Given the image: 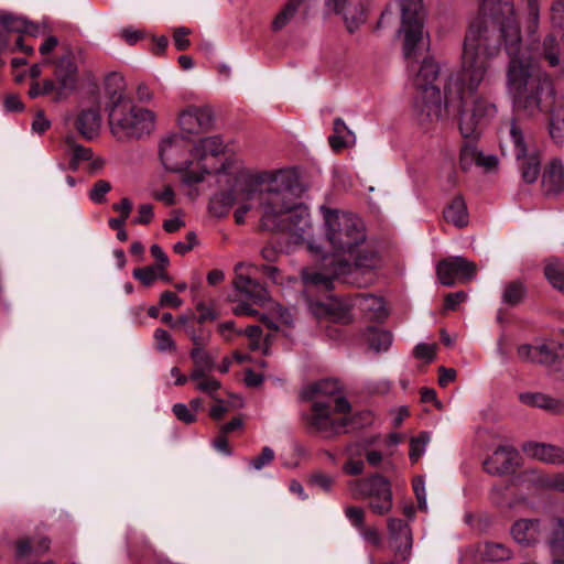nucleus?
<instances>
[{
    "mask_svg": "<svg viewBox=\"0 0 564 564\" xmlns=\"http://www.w3.org/2000/svg\"><path fill=\"white\" fill-rule=\"evenodd\" d=\"M367 341L373 351H387L392 344V334L383 329L369 328L367 332Z\"/></svg>",
    "mask_w": 564,
    "mask_h": 564,
    "instance_id": "72a5a7b5",
    "label": "nucleus"
},
{
    "mask_svg": "<svg viewBox=\"0 0 564 564\" xmlns=\"http://www.w3.org/2000/svg\"><path fill=\"white\" fill-rule=\"evenodd\" d=\"M476 273V264L459 256L445 258L436 265L437 278L446 286H453L457 282H469Z\"/></svg>",
    "mask_w": 564,
    "mask_h": 564,
    "instance_id": "f8f14e48",
    "label": "nucleus"
},
{
    "mask_svg": "<svg viewBox=\"0 0 564 564\" xmlns=\"http://www.w3.org/2000/svg\"><path fill=\"white\" fill-rule=\"evenodd\" d=\"M401 21H424L422 0H400Z\"/></svg>",
    "mask_w": 564,
    "mask_h": 564,
    "instance_id": "e433bc0d",
    "label": "nucleus"
},
{
    "mask_svg": "<svg viewBox=\"0 0 564 564\" xmlns=\"http://www.w3.org/2000/svg\"><path fill=\"white\" fill-rule=\"evenodd\" d=\"M523 451L531 457L549 464H564V449L551 444L528 443Z\"/></svg>",
    "mask_w": 564,
    "mask_h": 564,
    "instance_id": "393cba45",
    "label": "nucleus"
},
{
    "mask_svg": "<svg viewBox=\"0 0 564 564\" xmlns=\"http://www.w3.org/2000/svg\"><path fill=\"white\" fill-rule=\"evenodd\" d=\"M511 534L517 543L529 546L542 539L543 528L538 519H521L512 525Z\"/></svg>",
    "mask_w": 564,
    "mask_h": 564,
    "instance_id": "5701e85b",
    "label": "nucleus"
},
{
    "mask_svg": "<svg viewBox=\"0 0 564 564\" xmlns=\"http://www.w3.org/2000/svg\"><path fill=\"white\" fill-rule=\"evenodd\" d=\"M296 2L291 0L284 6V8L275 15L272 22L273 31H280L285 28L297 14Z\"/></svg>",
    "mask_w": 564,
    "mask_h": 564,
    "instance_id": "ea45409f",
    "label": "nucleus"
},
{
    "mask_svg": "<svg viewBox=\"0 0 564 564\" xmlns=\"http://www.w3.org/2000/svg\"><path fill=\"white\" fill-rule=\"evenodd\" d=\"M197 243L196 234L194 231L187 232L185 241H178L174 245L173 249L178 254H185L194 248Z\"/></svg>",
    "mask_w": 564,
    "mask_h": 564,
    "instance_id": "e2e57ef3",
    "label": "nucleus"
},
{
    "mask_svg": "<svg viewBox=\"0 0 564 564\" xmlns=\"http://www.w3.org/2000/svg\"><path fill=\"white\" fill-rule=\"evenodd\" d=\"M550 135L557 144H564V107L557 109L552 116Z\"/></svg>",
    "mask_w": 564,
    "mask_h": 564,
    "instance_id": "79ce46f5",
    "label": "nucleus"
},
{
    "mask_svg": "<svg viewBox=\"0 0 564 564\" xmlns=\"http://www.w3.org/2000/svg\"><path fill=\"white\" fill-rule=\"evenodd\" d=\"M153 219V208L150 204H142L139 207L138 216L134 218V224L148 225Z\"/></svg>",
    "mask_w": 564,
    "mask_h": 564,
    "instance_id": "69168bd1",
    "label": "nucleus"
},
{
    "mask_svg": "<svg viewBox=\"0 0 564 564\" xmlns=\"http://www.w3.org/2000/svg\"><path fill=\"white\" fill-rule=\"evenodd\" d=\"M55 76L58 82L55 101H58L66 96V91L73 90L76 86L77 66L74 63L70 53H67L57 59Z\"/></svg>",
    "mask_w": 564,
    "mask_h": 564,
    "instance_id": "6ab92c4d",
    "label": "nucleus"
},
{
    "mask_svg": "<svg viewBox=\"0 0 564 564\" xmlns=\"http://www.w3.org/2000/svg\"><path fill=\"white\" fill-rule=\"evenodd\" d=\"M24 25L22 17H17L11 13H0V50L8 47L11 33L23 30Z\"/></svg>",
    "mask_w": 564,
    "mask_h": 564,
    "instance_id": "c756f323",
    "label": "nucleus"
},
{
    "mask_svg": "<svg viewBox=\"0 0 564 564\" xmlns=\"http://www.w3.org/2000/svg\"><path fill=\"white\" fill-rule=\"evenodd\" d=\"M213 116L209 109L191 106L178 116V124L184 132L197 134L212 126Z\"/></svg>",
    "mask_w": 564,
    "mask_h": 564,
    "instance_id": "a211bd4d",
    "label": "nucleus"
},
{
    "mask_svg": "<svg viewBox=\"0 0 564 564\" xmlns=\"http://www.w3.org/2000/svg\"><path fill=\"white\" fill-rule=\"evenodd\" d=\"M543 193L549 197L558 196L564 191V165L560 159H553L542 174Z\"/></svg>",
    "mask_w": 564,
    "mask_h": 564,
    "instance_id": "4be33fe9",
    "label": "nucleus"
},
{
    "mask_svg": "<svg viewBox=\"0 0 564 564\" xmlns=\"http://www.w3.org/2000/svg\"><path fill=\"white\" fill-rule=\"evenodd\" d=\"M326 240L338 254L352 256L366 241L364 221L354 214L322 207Z\"/></svg>",
    "mask_w": 564,
    "mask_h": 564,
    "instance_id": "423d86ee",
    "label": "nucleus"
},
{
    "mask_svg": "<svg viewBox=\"0 0 564 564\" xmlns=\"http://www.w3.org/2000/svg\"><path fill=\"white\" fill-rule=\"evenodd\" d=\"M274 459V452L272 448L265 446L262 448V452L260 455L256 456L250 460V466L256 469L260 470L264 466L269 465Z\"/></svg>",
    "mask_w": 564,
    "mask_h": 564,
    "instance_id": "603ef678",
    "label": "nucleus"
},
{
    "mask_svg": "<svg viewBox=\"0 0 564 564\" xmlns=\"http://www.w3.org/2000/svg\"><path fill=\"white\" fill-rule=\"evenodd\" d=\"M160 158L164 167L173 172L197 170L194 147L186 138L174 134L160 145Z\"/></svg>",
    "mask_w": 564,
    "mask_h": 564,
    "instance_id": "9d476101",
    "label": "nucleus"
},
{
    "mask_svg": "<svg viewBox=\"0 0 564 564\" xmlns=\"http://www.w3.org/2000/svg\"><path fill=\"white\" fill-rule=\"evenodd\" d=\"M65 142L67 151L72 154V161L74 165H77L80 161H88L93 158L91 150L76 143L73 137H67Z\"/></svg>",
    "mask_w": 564,
    "mask_h": 564,
    "instance_id": "37998d69",
    "label": "nucleus"
},
{
    "mask_svg": "<svg viewBox=\"0 0 564 564\" xmlns=\"http://www.w3.org/2000/svg\"><path fill=\"white\" fill-rule=\"evenodd\" d=\"M517 452L509 446H499L492 455L485 460L484 468L492 475H505L513 471L517 465Z\"/></svg>",
    "mask_w": 564,
    "mask_h": 564,
    "instance_id": "412c9836",
    "label": "nucleus"
},
{
    "mask_svg": "<svg viewBox=\"0 0 564 564\" xmlns=\"http://www.w3.org/2000/svg\"><path fill=\"white\" fill-rule=\"evenodd\" d=\"M192 33L188 28H176L173 33L174 45L177 51H185L189 47L191 42L187 36Z\"/></svg>",
    "mask_w": 564,
    "mask_h": 564,
    "instance_id": "864d4df0",
    "label": "nucleus"
},
{
    "mask_svg": "<svg viewBox=\"0 0 564 564\" xmlns=\"http://www.w3.org/2000/svg\"><path fill=\"white\" fill-rule=\"evenodd\" d=\"M498 55V40L475 24L464 40L462 69L451 73L443 94L436 86L416 90L413 111L421 124L441 120L445 115H457L462 135L476 138L481 124L495 116L496 106L476 93Z\"/></svg>",
    "mask_w": 564,
    "mask_h": 564,
    "instance_id": "f257e3e1",
    "label": "nucleus"
},
{
    "mask_svg": "<svg viewBox=\"0 0 564 564\" xmlns=\"http://www.w3.org/2000/svg\"><path fill=\"white\" fill-rule=\"evenodd\" d=\"M481 556L487 561H505L510 558L511 552L501 543L486 542L481 550Z\"/></svg>",
    "mask_w": 564,
    "mask_h": 564,
    "instance_id": "4c0bfd02",
    "label": "nucleus"
},
{
    "mask_svg": "<svg viewBox=\"0 0 564 564\" xmlns=\"http://www.w3.org/2000/svg\"><path fill=\"white\" fill-rule=\"evenodd\" d=\"M553 564H564V520H558L556 536L550 542Z\"/></svg>",
    "mask_w": 564,
    "mask_h": 564,
    "instance_id": "58836bf2",
    "label": "nucleus"
},
{
    "mask_svg": "<svg viewBox=\"0 0 564 564\" xmlns=\"http://www.w3.org/2000/svg\"><path fill=\"white\" fill-rule=\"evenodd\" d=\"M444 218L458 228L468 224L467 206L462 196H455L444 209Z\"/></svg>",
    "mask_w": 564,
    "mask_h": 564,
    "instance_id": "cd10ccee",
    "label": "nucleus"
},
{
    "mask_svg": "<svg viewBox=\"0 0 564 564\" xmlns=\"http://www.w3.org/2000/svg\"><path fill=\"white\" fill-rule=\"evenodd\" d=\"M191 380L196 382L197 390L209 394L212 398H215V392L220 388V382L213 377L206 376V373H202L198 378H191Z\"/></svg>",
    "mask_w": 564,
    "mask_h": 564,
    "instance_id": "a18cd8bd",
    "label": "nucleus"
},
{
    "mask_svg": "<svg viewBox=\"0 0 564 564\" xmlns=\"http://www.w3.org/2000/svg\"><path fill=\"white\" fill-rule=\"evenodd\" d=\"M311 482H312V485L328 492V491H330V489L334 485V478L327 474L315 473L311 476Z\"/></svg>",
    "mask_w": 564,
    "mask_h": 564,
    "instance_id": "680f3d73",
    "label": "nucleus"
},
{
    "mask_svg": "<svg viewBox=\"0 0 564 564\" xmlns=\"http://www.w3.org/2000/svg\"><path fill=\"white\" fill-rule=\"evenodd\" d=\"M339 384L336 380H322L304 391V397L314 399L327 397L326 401L316 399L312 405V414L308 417L311 431L318 433L324 438H334L344 433L350 423L351 406L349 402L339 395Z\"/></svg>",
    "mask_w": 564,
    "mask_h": 564,
    "instance_id": "20e7f679",
    "label": "nucleus"
},
{
    "mask_svg": "<svg viewBox=\"0 0 564 564\" xmlns=\"http://www.w3.org/2000/svg\"><path fill=\"white\" fill-rule=\"evenodd\" d=\"M302 192L293 175L276 171L267 172L260 177H248L243 197L258 198L263 229L286 232L294 243H311V217L307 208L300 203Z\"/></svg>",
    "mask_w": 564,
    "mask_h": 564,
    "instance_id": "7ed1b4c3",
    "label": "nucleus"
},
{
    "mask_svg": "<svg viewBox=\"0 0 564 564\" xmlns=\"http://www.w3.org/2000/svg\"><path fill=\"white\" fill-rule=\"evenodd\" d=\"M249 269H254V267L245 262H239L236 264L234 286L237 291L249 297L254 304L263 305L270 300V295L261 283L252 279L249 273L243 272V270Z\"/></svg>",
    "mask_w": 564,
    "mask_h": 564,
    "instance_id": "dca6fc26",
    "label": "nucleus"
},
{
    "mask_svg": "<svg viewBox=\"0 0 564 564\" xmlns=\"http://www.w3.org/2000/svg\"><path fill=\"white\" fill-rule=\"evenodd\" d=\"M345 514L355 528H357L358 530L362 529V527L365 525V511L362 508L349 506L345 509Z\"/></svg>",
    "mask_w": 564,
    "mask_h": 564,
    "instance_id": "4d7b16f0",
    "label": "nucleus"
},
{
    "mask_svg": "<svg viewBox=\"0 0 564 564\" xmlns=\"http://www.w3.org/2000/svg\"><path fill=\"white\" fill-rule=\"evenodd\" d=\"M440 72L441 67L433 58H424L413 78V85L416 90L435 86L434 82L440 75Z\"/></svg>",
    "mask_w": 564,
    "mask_h": 564,
    "instance_id": "a878e982",
    "label": "nucleus"
},
{
    "mask_svg": "<svg viewBox=\"0 0 564 564\" xmlns=\"http://www.w3.org/2000/svg\"><path fill=\"white\" fill-rule=\"evenodd\" d=\"M519 399L523 404L536 406L554 413H561L564 411V404L562 401L544 393L525 392L521 393Z\"/></svg>",
    "mask_w": 564,
    "mask_h": 564,
    "instance_id": "bb28decb",
    "label": "nucleus"
},
{
    "mask_svg": "<svg viewBox=\"0 0 564 564\" xmlns=\"http://www.w3.org/2000/svg\"><path fill=\"white\" fill-rule=\"evenodd\" d=\"M490 14L478 15L470 24L467 33L475 24L487 34L498 40V53L501 40L510 56L507 78L508 88L513 96L514 105L527 116L533 117L543 111V104L552 101L554 87L551 77L544 70L534 69L520 57L521 31L517 21L512 0H490Z\"/></svg>",
    "mask_w": 564,
    "mask_h": 564,
    "instance_id": "f03ea898",
    "label": "nucleus"
},
{
    "mask_svg": "<svg viewBox=\"0 0 564 564\" xmlns=\"http://www.w3.org/2000/svg\"><path fill=\"white\" fill-rule=\"evenodd\" d=\"M435 348H436L435 344L430 345V344L420 343L414 347L413 355L417 359H423L426 362H431L435 358Z\"/></svg>",
    "mask_w": 564,
    "mask_h": 564,
    "instance_id": "5fc2aeb1",
    "label": "nucleus"
},
{
    "mask_svg": "<svg viewBox=\"0 0 564 564\" xmlns=\"http://www.w3.org/2000/svg\"><path fill=\"white\" fill-rule=\"evenodd\" d=\"M262 174H251L249 172H239L237 175V185L236 187L226 193L221 194L218 197H215L210 202V210L217 216H223L227 213V209L234 204H239V207L235 210V220L237 224H243L245 217L249 210H251L256 204L259 206V200L257 197L247 199L243 197V189L248 177H260Z\"/></svg>",
    "mask_w": 564,
    "mask_h": 564,
    "instance_id": "9b49d317",
    "label": "nucleus"
},
{
    "mask_svg": "<svg viewBox=\"0 0 564 564\" xmlns=\"http://www.w3.org/2000/svg\"><path fill=\"white\" fill-rule=\"evenodd\" d=\"M324 2L328 10L341 14L350 33L366 21L367 0H324Z\"/></svg>",
    "mask_w": 564,
    "mask_h": 564,
    "instance_id": "4468645a",
    "label": "nucleus"
},
{
    "mask_svg": "<svg viewBox=\"0 0 564 564\" xmlns=\"http://www.w3.org/2000/svg\"><path fill=\"white\" fill-rule=\"evenodd\" d=\"M154 339L156 341V347L160 351L175 350V343L173 341L171 335L165 329L158 328L154 332Z\"/></svg>",
    "mask_w": 564,
    "mask_h": 564,
    "instance_id": "8fccbe9b",
    "label": "nucleus"
},
{
    "mask_svg": "<svg viewBox=\"0 0 564 564\" xmlns=\"http://www.w3.org/2000/svg\"><path fill=\"white\" fill-rule=\"evenodd\" d=\"M116 99L109 111L111 134L121 142L140 140L149 135L155 128V115L147 108L122 101L121 95H112Z\"/></svg>",
    "mask_w": 564,
    "mask_h": 564,
    "instance_id": "39448f33",
    "label": "nucleus"
},
{
    "mask_svg": "<svg viewBox=\"0 0 564 564\" xmlns=\"http://www.w3.org/2000/svg\"><path fill=\"white\" fill-rule=\"evenodd\" d=\"M467 299V294L464 292V291H458V292H455V293H448L446 296H445V301H444V307L446 310H455L456 306L464 302L465 300Z\"/></svg>",
    "mask_w": 564,
    "mask_h": 564,
    "instance_id": "774afa93",
    "label": "nucleus"
},
{
    "mask_svg": "<svg viewBox=\"0 0 564 564\" xmlns=\"http://www.w3.org/2000/svg\"><path fill=\"white\" fill-rule=\"evenodd\" d=\"M15 555L21 558L35 555V550L30 538H22L15 542Z\"/></svg>",
    "mask_w": 564,
    "mask_h": 564,
    "instance_id": "bf43d9fd",
    "label": "nucleus"
},
{
    "mask_svg": "<svg viewBox=\"0 0 564 564\" xmlns=\"http://www.w3.org/2000/svg\"><path fill=\"white\" fill-rule=\"evenodd\" d=\"M225 150V144L219 135L207 137L194 147L196 167L183 174L182 181L184 184L192 186L198 184L205 180V175L227 174L231 169V163L223 162L219 166L212 164L209 161L215 160Z\"/></svg>",
    "mask_w": 564,
    "mask_h": 564,
    "instance_id": "0eeeda50",
    "label": "nucleus"
},
{
    "mask_svg": "<svg viewBox=\"0 0 564 564\" xmlns=\"http://www.w3.org/2000/svg\"><path fill=\"white\" fill-rule=\"evenodd\" d=\"M158 272L160 271L155 265L138 268L133 271V278L143 285L150 286L158 279Z\"/></svg>",
    "mask_w": 564,
    "mask_h": 564,
    "instance_id": "49530a36",
    "label": "nucleus"
},
{
    "mask_svg": "<svg viewBox=\"0 0 564 564\" xmlns=\"http://www.w3.org/2000/svg\"><path fill=\"white\" fill-rule=\"evenodd\" d=\"M527 296V286L519 280L509 281L503 284L501 291V303L507 307L520 305Z\"/></svg>",
    "mask_w": 564,
    "mask_h": 564,
    "instance_id": "c85d7f7f",
    "label": "nucleus"
},
{
    "mask_svg": "<svg viewBox=\"0 0 564 564\" xmlns=\"http://www.w3.org/2000/svg\"><path fill=\"white\" fill-rule=\"evenodd\" d=\"M520 165L521 176L525 183H534L540 174V159L536 154H525Z\"/></svg>",
    "mask_w": 564,
    "mask_h": 564,
    "instance_id": "c9c22d12",
    "label": "nucleus"
},
{
    "mask_svg": "<svg viewBox=\"0 0 564 564\" xmlns=\"http://www.w3.org/2000/svg\"><path fill=\"white\" fill-rule=\"evenodd\" d=\"M430 437L427 434H421L417 437H414L410 442V459L415 463L419 460L421 455L425 451V446L429 442Z\"/></svg>",
    "mask_w": 564,
    "mask_h": 564,
    "instance_id": "09e8293b",
    "label": "nucleus"
},
{
    "mask_svg": "<svg viewBox=\"0 0 564 564\" xmlns=\"http://www.w3.org/2000/svg\"><path fill=\"white\" fill-rule=\"evenodd\" d=\"M541 482L546 488L564 492V473L545 476Z\"/></svg>",
    "mask_w": 564,
    "mask_h": 564,
    "instance_id": "052dcab7",
    "label": "nucleus"
},
{
    "mask_svg": "<svg viewBox=\"0 0 564 564\" xmlns=\"http://www.w3.org/2000/svg\"><path fill=\"white\" fill-rule=\"evenodd\" d=\"M388 532L395 554L405 558L412 547V533L409 524L402 519L388 520Z\"/></svg>",
    "mask_w": 564,
    "mask_h": 564,
    "instance_id": "aec40b11",
    "label": "nucleus"
},
{
    "mask_svg": "<svg viewBox=\"0 0 564 564\" xmlns=\"http://www.w3.org/2000/svg\"><path fill=\"white\" fill-rule=\"evenodd\" d=\"M351 495L357 499H369V508L376 514L383 516L392 509L391 484L381 474L352 480L348 484Z\"/></svg>",
    "mask_w": 564,
    "mask_h": 564,
    "instance_id": "1a4fd4ad",
    "label": "nucleus"
},
{
    "mask_svg": "<svg viewBox=\"0 0 564 564\" xmlns=\"http://www.w3.org/2000/svg\"><path fill=\"white\" fill-rule=\"evenodd\" d=\"M310 311L321 322L348 324L351 321L348 305L334 300L327 303H311Z\"/></svg>",
    "mask_w": 564,
    "mask_h": 564,
    "instance_id": "f3484780",
    "label": "nucleus"
},
{
    "mask_svg": "<svg viewBox=\"0 0 564 564\" xmlns=\"http://www.w3.org/2000/svg\"><path fill=\"white\" fill-rule=\"evenodd\" d=\"M174 415L177 420L189 424L196 421V414L184 403H175L172 408Z\"/></svg>",
    "mask_w": 564,
    "mask_h": 564,
    "instance_id": "6e6d98bb",
    "label": "nucleus"
},
{
    "mask_svg": "<svg viewBox=\"0 0 564 564\" xmlns=\"http://www.w3.org/2000/svg\"><path fill=\"white\" fill-rule=\"evenodd\" d=\"M413 490H414L416 499H417L419 509L422 511H426L427 510L426 491H425L424 479L422 477H416L413 479Z\"/></svg>",
    "mask_w": 564,
    "mask_h": 564,
    "instance_id": "13d9d810",
    "label": "nucleus"
},
{
    "mask_svg": "<svg viewBox=\"0 0 564 564\" xmlns=\"http://www.w3.org/2000/svg\"><path fill=\"white\" fill-rule=\"evenodd\" d=\"M110 189L111 184L108 181L99 180L93 185L89 198L96 204H101L106 200V195Z\"/></svg>",
    "mask_w": 564,
    "mask_h": 564,
    "instance_id": "de8ad7c7",
    "label": "nucleus"
},
{
    "mask_svg": "<svg viewBox=\"0 0 564 564\" xmlns=\"http://www.w3.org/2000/svg\"><path fill=\"white\" fill-rule=\"evenodd\" d=\"M544 274L552 286L564 294V265L557 259L550 260L544 269Z\"/></svg>",
    "mask_w": 564,
    "mask_h": 564,
    "instance_id": "f704fd0d",
    "label": "nucleus"
},
{
    "mask_svg": "<svg viewBox=\"0 0 564 564\" xmlns=\"http://www.w3.org/2000/svg\"><path fill=\"white\" fill-rule=\"evenodd\" d=\"M352 259L351 263L348 259L334 263L329 262L332 269L327 272H312L307 269L302 271V278L305 283L313 285H323L325 289L332 286L334 279H338L346 274H357L358 272H368L378 265V258L373 251L364 250L360 253L349 256Z\"/></svg>",
    "mask_w": 564,
    "mask_h": 564,
    "instance_id": "6e6552de",
    "label": "nucleus"
},
{
    "mask_svg": "<svg viewBox=\"0 0 564 564\" xmlns=\"http://www.w3.org/2000/svg\"><path fill=\"white\" fill-rule=\"evenodd\" d=\"M400 32L404 34V58L408 63L416 62L430 45L429 35L424 32V21H401Z\"/></svg>",
    "mask_w": 564,
    "mask_h": 564,
    "instance_id": "ddd939ff",
    "label": "nucleus"
},
{
    "mask_svg": "<svg viewBox=\"0 0 564 564\" xmlns=\"http://www.w3.org/2000/svg\"><path fill=\"white\" fill-rule=\"evenodd\" d=\"M479 153L480 151L477 150V147L473 142L465 143L460 149V167L467 171L474 165L478 166Z\"/></svg>",
    "mask_w": 564,
    "mask_h": 564,
    "instance_id": "a19ab883",
    "label": "nucleus"
},
{
    "mask_svg": "<svg viewBox=\"0 0 564 564\" xmlns=\"http://www.w3.org/2000/svg\"><path fill=\"white\" fill-rule=\"evenodd\" d=\"M191 358L195 364V369L189 378H198L202 373H206L214 368V359L203 347H194L191 350Z\"/></svg>",
    "mask_w": 564,
    "mask_h": 564,
    "instance_id": "7c9ffc66",
    "label": "nucleus"
},
{
    "mask_svg": "<svg viewBox=\"0 0 564 564\" xmlns=\"http://www.w3.org/2000/svg\"><path fill=\"white\" fill-rule=\"evenodd\" d=\"M500 149L503 155L511 154L518 161L525 156L528 145L522 127L516 119L500 126Z\"/></svg>",
    "mask_w": 564,
    "mask_h": 564,
    "instance_id": "2eb2a0df",
    "label": "nucleus"
},
{
    "mask_svg": "<svg viewBox=\"0 0 564 564\" xmlns=\"http://www.w3.org/2000/svg\"><path fill=\"white\" fill-rule=\"evenodd\" d=\"M239 335L243 334L249 339V348L251 350H258L260 348V341L262 338V329L258 325H251L245 330H239Z\"/></svg>",
    "mask_w": 564,
    "mask_h": 564,
    "instance_id": "3c124183",
    "label": "nucleus"
},
{
    "mask_svg": "<svg viewBox=\"0 0 564 564\" xmlns=\"http://www.w3.org/2000/svg\"><path fill=\"white\" fill-rule=\"evenodd\" d=\"M358 304L360 308L368 313L372 318H383L387 313L384 308V302L381 297L372 294L360 295L358 297Z\"/></svg>",
    "mask_w": 564,
    "mask_h": 564,
    "instance_id": "473e14b6",
    "label": "nucleus"
},
{
    "mask_svg": "<svg viewBox=\"0 0 564 564\" xmlns=\"http://www.w3.org/2000/svg\"><path fill=\"white\" fill-rule=\"evenodd\" d=\"M150 250L153 258H155V260L159 262L155 267H158V270L163 273L169 264V258L166 253L159 245H152Z\"/></svg>",
    "mask_w": 564,
    "mask_h": 564,
    "instance_id": "338daca9",
    "label": "nucleus"
},
{
    "mask_svg": "<svg viewBox=\"0 0 564 564\" xmlns=\"http://www.w3.org/2000/svg\"><path fill=\"white\" fill-rule=\"evenodd\" d=\"M296 2V10L299 14L305 20L316 9L318 0H291Z\"/></svg>",
    "mask_w": 564,
    "mask_h": 564,
    "instance_id": "0e129e2a",
    "label": "nucleus"
},
{
    "mask_svg": "<svg viewBox=\"0 0 564 564\" xmlns=\"http://www.w3.org/2000/svg\"><path fill=\"white\" fill-rule=\"evenodd\" d=\"M534 362L551 364L555 360L558 354L564 356V345L555 341L543 343L541 345L534 346Z\"/></svg>",
    "mask_w": 564,
    "mask_h": 564,
    "instance_id": "2f4dec72",
    "label": "nucleus"
},
{
    "mask_svg": "<svg viewBox=\"0 0 564 564\" xmlns=\"http://www.w3.org/2000/svg\"><path fill=\"white\" fill-rule=\"evenodd\" d=\"M76 129L86 140H93L99 134L101 116L98 107L82 110L75 122Z\"/></svg>",
    "mask_w": 564,
    "mask_h": 564,
    "instance_id": "b1692460",
    "label": "nucleus"
},
{
    "mask_svg": "<svg viewBox=\"0 0 564 564\" xmlns=\"http://www.w3.org/2000/svg\"><path fill=\"white\" fill-rule=\"evenodd\" d=\"M560 47L554 36L549 35L543 41V56L551 67L560 65Z\"/></svg>",
    "mask_w": 564,
    "mask_h": 564,
    "instance_id": "c03bdc74",
    "label": "nucleus"
}]
</instances>
